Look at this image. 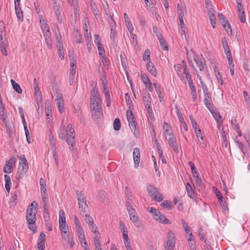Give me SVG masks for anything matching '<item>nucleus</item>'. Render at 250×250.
Wrapping results in <instances>:
<instances>
[{"label": "nucleus", "mask_w": 250, "mask_h": 250, "mask_svg": "<svg viewBox=\"0 0 250 250\" xmlns=\"http://www.w3.org/2000/svg\"><path fill=\"white\" fill-rule=\"evenodd\" d=\"M38 204L36 201H33L28 207L26 210V219L29 229L33 233L37 231L36 225V213L37 212Z\"/></svg>", "instance_id": "obj_1"}, {"label": "nucleus", "mask_w": 250, "mask_h": 250, "mask_svg": "<svg viewBox=\"0 0 250 250\" xmlns=\"http://www.w3.org/2000/svg\"><path fill=\"white\" fill-rule=\"evenodd\" d=\"M148 210L151 213L154 218L164 224H170L171 222L162 214L160 211L153 207L148 208Z\"/></svg>", "instance_id": "obj_2"}, {"label": "nucleus", "mask_w": 250, "mask_h": 250, "mask_svg": "<svg viewBox=\"0 0 250 250\" xmlns=\"http://www.w3.org/2000/svg\"><path fill=\"white\" fill-rule=\"evenodd\" d=\"M126 117L130 128L133 132L135 136L138 138L139 136V131L137 127V124L131 110H128L126 111Z\"/></svg>", "instance_id": "obj_3"}, {"label": "nucleus", "mask_w": 250, "mask_h": 250, "mask_svg": "<svg viewBox=\"0 0 250 250\" xmlns=\"http://www.w3.org/2000/svg\"><path fill=\"white\" fill-rule=\"evenodd\" d=\"M90 106L93 105H102V101L100 98L98 88L95 86L90 93Z\"/></svg>", "instance_id": "obj_4"}, {"label": "nucleus", "mask_w": 250, "mask_h": 250, "mask_svg": "<svg viewBox=\"0 0 250 250\" xmlns=\"http://www.w3.org/2000/svg\"><path fill=\"white\" fill-rule=\"evenodd\" d=\"M22 158L21 156H18L19 159V166L18 167V172L19 173V178H22L23 176L26 173L28 170V165L24 155Z\"/></svg>", "instance_id": "obj_5"}, {"label": "nucleus", "mask_w": 250, "mask_h": 250, "mask_svg": "<svg viewBox=\"0 0 250 250\" xmlns=\"http://www.w3.org/2000/svg\"><path fill=\"white\" fill-rule=\"evenodd\" d=\"M147 190L153 200L158 202H161L163 200L162 194L160 193L157 188L153 186L150 185L148 186L147 187Z\"/></svg>", "instance_id": "obj_6"}, {"label": "nucleus", "mask_w": 250, "mask_h": 250, "mask_svg": "<svg viewBox=\"0 0 250 250\" xmlns=\"http://www.w3.org/2000/svg\"><path fill=\"white\" fill-rule=\"evenodd\" d=\"M175 245L174 233L171 230H169L167 234V240L165 244V249L166 250H173L175 247Z\"/></svg>", "instance_id": "obj_7"}, {"label": "nucleus", "mask_w": 250, "mask_h": 250, "mask_svg": "<svg viewBox=\"0 0 250 250\" xmlns=\"http://www.w3.org/2000/svg\"><path fill=\"white\" fill-rule=\"evenodd\" d=\"M185 74L187 79L188 80V85L191 90V94L192 95L193 100L195 102L197 100V92L196 87L191 78V74L189 72H187Z\"/></svg>", "instance_id": "obj_8"}, {"label": "nucleus", "mask_w": 250, "mask_h": 250, "mask_svg": "<svg viewBox=\"0 0 250 250\" xmlns=\"http://www.w3.org/2000/svg\"><path fill=\"white\" fill-rule=\"evenodd\" d=\"M92 118L94 121L101 119L103 117V109L102 105H93L90 106Z\"/></svg>", "instance_id": "obj_9"}, {"label": "nucleus", "mask_w": 250, "mask_h": 250, "mask_svg": "<svg viewBox=\"0 0 250 250\" xmlns=\"http://www.w3.org/2000/svg\"><path fill=\"white\" fill-rule=\"evenodd\" d=\"M218 17L226 31L228 34H230L231 35L232 34V29L228 20L226 19L222 14L220 13L218 14Z\"/></svg>", "instance_id": "obj_10"}, {"label": "nucleus", "mask_w": 250, "mask_h": 250, "mask_svg": "<svg viewBox=\"0 0 250 250\" xmlns=\"http://www.w3.org/2000/svg\"><path fill=\"white\" fill-rule=\"evenodd\" d=\"M66 141L68 145L69 146V148L70 149H73V146L74 144H75V133L74 130H72V132H71V133L67 132V131H66Z\"/></svg>", "instance_id": "obj_11"}, {"label": "nucleus", "mask_w": 250, "mask_h": 250, "mask_svg": "<svg viewBox=\"0 0 250 250\" xmlns=\"http://www.w3.org/2000/svg\"><path fill=\"white\" fill-rule=\"evenodd\" d=\"M208 109L210 111L212 115H213V117L217 122L219 125V128H220L221 127V125H220L222 123V121L221 120V119L222 118L220 114L218 111H217L214 106V105H212V107L210 108H208Z\"/></svg>", "instance_id": "obj_12"}, {"label": "nucleus", "mask_w": 250, "mask_h": 250, "mask_svg": "<svg viewBox=\"0 0 250 250\" xmlns=\"http://www.w3.org/2000/svg\"><path fill=\"white\" fill-rule=\"evenodd\" d=\"M21 0H15V9L17 18L19 21H23V12L20 5Z\"/></svg>", "instance_id": "obj_13"}, {"label": "nucleus", "mask_w": 250, "mask_h": 250, "mask_svg": "<svg viewBox=\"0 0 250 250\" xmlns=\"http://www.w3.org/2000/svg\"><path fill=\"white\" fill-rule=\"evenodd\" d=\"M2 123L4 125L6 132L10 137L13 136V130L14 128V124L12 122H10L8 120H6L2 121Z\"/></svg>", "instance_id": "obj_14"}, {"label": "nucleus", "mask_w": 250, "mask_h": 250, "mask_svg": "<svg viewBox=\"0 0 250 250\" xmlns=\"http://www.w3.org/2000/svg\"><path fill=\"white\" fill-rule=\"evenodd\" d=\"M189 119L191 121L192 127H193V128H194L195 132L196 133L198 140L199 141H200V140L199 139V135H201V129L199 127V126L197 123V122L196 121V120L194 119V118L191 115H190L189 116Z\"/></svg>", "instance_id": "obj_15"}, {"label": "nucleus", "mask_w": 250, "mask_h": 250, "mask_svg": "<svg viewBox=\"0 0 250 250\" xmlns=\"http://www.w3.org/2000/svg\"><path fill=\"white\" fill-rule=\"evenodd\" d=\"M186 13V7L182 5L180 6L178 3L177 5V13L179 20L180 23H183V17Z\"/></svg>", "instance_id": "obj_16"}, {"label": "nucleus", "mask_w": 250, "mask_h": 250, "mask_svg": "<svg viewBox=\"0 0 250 250\" xmlns=\"http://www.w3.org/2000/svg\"><path fill=\"white\" fill-rule=\"evenodd\" d=\"M205 99L204 102L208 108H211L212 107L213 103L212 101L211 96L210 92L206 93L204 94Z\"/></svg>", "instance_id": "obj_17"}, {"label": "nucleus", "mask_w": 250, "mask_h": 250, "mask_svg": "<svg viewBox=\"0 0 250 250\" xmlns=\"http://www.w3.org/2000/svg\"><path fill=\"white\" fill-rule=\"evenodd\" d=\"M167 141L169 146L172 148L173 150L176 153H179L178 145L176 138H167Z\"/></svg>", "instance_id": "obj_18"}, {"label": "nucleus", "mask_w": 250, "mask_h": 250, "mask_svg": "<svg viewBox=\"0 0 250 250\" xmlns=\"http://www.w3.org/2000/svg\"><path fill=\"white\" fill-rule=\"evenodd\" d=\"M133 159L134 167L138 168L140 162V150L138 148L135 147L133 150Z\"/></svg>", "instance_id": "obj_19"}, {"label": "nucleus", "mask_w": 250, "mask_h": 250, "mask_svg": "<svg viewBox=\"0 0 250 250\" xmlns=\"http://www.w3.org/2000/svg\"><path fill=\"white\" fill-rule=\"evenodd\" d=\"M59 228L60 230L61 231V235L63 239H67L68 238V235L67 234V231L68 230V226L65 224L63 225H59Z\"/></svg>", "instance_id": "obj_20"}, {"label": "nucleus", "mask_w": 250, "mask_h": 250, "mask_svg": "<svg viewBox=\"0 0 250 250\" xmlns=\"http://www.w3.org/2000/svg\"><path fill=\"white\" fill-rule=\"evenodd\" d=\"M146 68L147 70L150 72L153 76L156 77L157 75V72L154 64L149 60L146 64Z\"/></svg>", "instance_id": "obj_21"}, {"label": "nucleus", "mask_w": 250, "mask_h": 250, "mask_svg": "<svg viewBox=\"0 0 250 250\" xmlns=\"http://www.w3.org/2000/svg\"><path fill=\"white\" fill-rule=\"evenodd\" d=\"M43 34L47 47L49 49H51L52 47V42L51 38V32L48 31L46 32L45 33H44Z\"/></svg>", "instance_id": "obj_22"}, {"label": "nucleus", "mask_w": 250, "mask_h": 250, "mask_svg": "<svg viewBox=\"0 0 250 250\" xmlns=\"http://www.w3.org/2000/svg\"><path fill=\"white\" fill-rule=\"evenodd\" d=\"M52 88L56 102L63 101L62 95L57 88L56 87H53Z\"/></svg>", "instance_id": "obj_23"}, {"label": "nucleus", "mask_w": 250, "mask_h": 250, "mask_svg": "<svg viewBox=\"0 0 250 250\" xmlns=\"http://www.w3.org/2000/svg\"><path fill=\"white\" fill-rule=\"evenodd\" d=\"M0 118L2 122L7 120L8 116L4 105L0 106Z\"/></svg>", "instance_id": "obj_24"}, {"label": "nucleus", "mask_w": 250, "mask_h": 250, "mask_svg": "<svg viewBox=\"0 0 250 250\" xmlns=\"http://www.w3.org/2000/svg\"><path fill=\"white\" fill-rule=\"evenodd\" d=\"M158 39L160 43L161 46L163 48L164 50H167L168 47L167 45V43L164 38L162 36L161 34H158Z\"/></svg>", "instance_id": "obj_25"}, {"label": "nucleus", "mask_w": 250, "mask_h": 250, "mask_svg": "<svg viewBox=\"0 0 250 250\" xmlns=\"http://www.w3.org/2000/svg\"><path fill=\"white\" fill-rule=\"evenodd\" d=\"M186 190L189 197L191 199H194L195 197L194 190L190 185V184L188 183L186 186Z\"/></svg>", "instance_id": "obj_26"}, {"label": "nucleus", "mask_w": 250, "mask_h": 250, "mask_svg": "<svg viewBox=\"0 0 250 250\" xmlns=\"http://www.w3.org/2000/svg\"><path fill=\"white\" fill-rule=\"evenodd\" d=\"M13 169V167L12 163L10 162V161H6V164L4 165L3 167L4 172L6 173H10L12 171Z\"/></svg>", "instance_id": "obj_27"}, {"label": "nucleus", "mask_w": 250, "mask_h": 250, "mask_svg": "<svg viewBox=\"0 0 250 250\" xmlns=\"http://www.w3.org/2000/svg\"><path fill=\"white\" fill-rule=\"evenodd\" d=\"M151 99L149 94H148V97L143 96V102L147 109L150 108L151 107Z\"/></svg>", "instance_id": "obj_28"}, {"label": "nucleus", "mask_w": 250, "mask_h": 250, "mask_svg": "<svg viewBox=\"0 0 250 250\" xmlns=\"http://www.w3.org/2000/svg\"><path fill=\"white\" fill-rule=\"evenodd\" d=\"M124 18L125 21V23L126 24V26L128 28V30L129 31L130 33H131L132 30H133V27L132 25V23L129 19V17L127 15V14L125 13H124Z\"/></svg>", "instance_id": "obj_29"}, {"label": "nucleus", "mask_w": 250, "mask_h": 250, "mask_svg": "<svg viewBox=\"0 0 250 250\" xmlns=\"http://www.w3.org/2000/svg\"><path fill=\"white\" fill-rule=\"evenodd\" d=\"M4 180H5V188H6L7 191H8L9 192L10 190V188H11L10 186L11 185V179H10V176L6 175V174L4 175Z\"/></svg>", "instance_id": "obj_30"}, {"label": "nucleus", "mask_w": 250, "mask_h": 250, "mask_svg": "<svg viewBox=\"0 0 250 250\" xmlns=\"http://www.w3.org/2000/svg\"><path fill=\"white\" fill-rule=\"evenodd\" d=\"M79 207L81 211L83 212H86L88 209V206L86 204V201H80L78 202Z\"/></svg>", "instance_id": "obj_31"}, {"label": "nucleus", "mask_w": 250, "mask_h": 250, "mask_svg": "<svg viewBox=\"0 0 250 250\" xmlns=\"http://www.w3.org/2000/svg\"><path fill=\"white\" fill-rule=\"evenodd\" d=\"M11 83L12 85L13 89L18 93L21 94L22 93V89H21L20 85L15 82L13 79L11 80Z\"/></svg>", "instance_id": "obj_32"}, {"label": "nucleus", "mask_w": 250, "mask_h": 250, "mask_svg": "<svg viewBox=\"0 0 250 250\" xmlns=\"http://www.w3.org/2000/svg\"><path fill=\"white\" fill-rule=\"evenodd\" d=\"M235 143L237 144L238 147L240 149L241 151L244 154H245L248 152V150L247 147L244 146V145L240 141L236 140L235 141Z\"/></svg>", "instance_id": "obj_33"}, {"label": "nucleus", "mask_w": 250, "mask_h": 250, "mask_svg": "<svg viewBox=\"0 0 250 250\" xmlns=\"http://www.w3.org/2000/svg\"><path fill=\"white\" fill-rule=\"evenodd\" d=\"M70 66H71V68H70V71L69 77H73V79H74V77H75V74L76 72V63L74 62V61L73 62H71Z\"/></svg>", "instance_id": "obj_34"}, {"label": "nucleus", "mask_w": 250, "mask_h": 250, "mask_svg": "<svg viewBox=\"0 0 250 250\" xmlns=\"http://www.w3.org/2000/svg\"><path fill=\"white\" fill-rule=\"evenodd\" d=\"M208 16L209 18V20L210 21V22L211 24V26L213 28L215 27L216 26V18L214 14L211 13V11L210 10L209 11V12L208 13Z\"/></svg>", "instance_id": "obj_35"}, {"label": "nucleus", "mask_w": 250, "mask_h": 250, "mask_svg": "<svg viewBox=\"0 0 250 250\" xmlns=\"http://www.w3.org/2000/svg\"><path fill=\"white\" fill-rule=\"evenodd\" d=\"M98 197L99 200L102 202H105L106 201L107 197L105 192L104 190H100L98 193Z\"/></svg>", "instance_id": "obj_36"}, {"label": "nucleus", "mask_w": 250, "mask_h": 250, "mask_svg": "<svg viewBox=\"0 0 250 250\" xmlns=\"http://www.w3.org/2000/svg\"><path fill=\"white\" fill-rule=\"evenodd\" d=\"M76 194L78 202L80 201H86V197L82 191L79 190H77Z\"/></svg>", "instance_id": "obj_37"}, {"label": "nucleus", "mask_w": 250, "mask_h": 250, "mask_svg": "<svg viewBox=\"0 0 250 250\" xmlns=\"http://www.w3.org/2000/svg\"><path fill=\"white\" fill-rule=\"evenodd\" d=\"M194 60L196 62V64L198 66L200 71L203 70L205 68H207L206 64L204 63L201 60H199L198 59L196 58H195Z\"/></svg>", "instance_id": "obj_38"}, {"label": "nucleus", "mask_w": 250, "mask_h": 250, "mask_svg": "<svg viewBox=\"0 0 250 250\" xmlns=\"http://www.w3.org/2000/svg\"><path fill=\"white\" fill-rule=\"evenodd\" d=\"M58 48V52L60 58L62 60L64 59V52L63 48V44L62 43H60L58 46H57Z\"/></svg>", "instance_id": "obj_39"}, {"label": "nucleus", "mask_w": 250, "mask_h": 250, "mask_svg": "<svg viewBox=\"0 0 250 250\" xmlns=\"http://www.w3.org/2000/svg\"><path fill=\"white\" fill-rule=\"evenodd\" d=\"M41 27L43 34L45 33L46 32H50L49 25L46 21L41 23Z\"/></svg>", "instance_id": "obj_40"}, {"label": "nucleus", "mask_w": 250, "mask_h": 250, "mask_svg": "<svg viewBox=\"0 0 250 250\" xmlns=\"http://www.w3.org/2000/svg\"><path fill=\"white\" fill-rule=\"evenodd\" d=\"M192 233L191 232L189 234V238H188V244L190 249H196L195 243L192 239Z\"/></svg>", "instance_id": "obj_41"}, {"label": "nucleus", "mask_w": 250, "mask_h": 250, "mask_svg": "<svg viewBox=\"0 0 250 250\" xmlns=\"http://www.w3.org/2000/svg\"><path fill=\"white\" fill-rule=\"evenodd\" d=\"M163 128L165 129V132L167 134L173 133L171 125L166 122L164 123Z\"/></svg>", "instance_id": "obj_42"}, {"label": "nucleus", "mask_w": 250, "mask_h": 250, "mask_svg": "<svg viewBox=\"0 0 250 250\" xmlns=\"http://www.w3.org/2000/svg\"><path fill=\"white\" fill-rule=\"evenodd\" d=\"M222 45L224 49V52L227 50H229V47L228 43V41L227 38L226 37H224L222 39Z\"/></svg>", "instance_id": "obj_43"}, {"label": "nucleus", "mask_w": 250, "mask_h": 250, "mask_svg": "<svg viewBox=\"0 0 250 250\" xmlns=\"http://www.w3.org/2000/svg\"><path fill=\"white\" fill-rule=\"evenodd\" d=\"M113 127L114 130L118 131L121 128L120 120L119 118H116L113 122Z\"/></svg>", "instance_id": "obj_44"}, {"label": "nucleus", "mask_w": 250, "mask_h": 250, "mask_svg": "<svg viewBox=\"0 0 250 250\" xmlns=\"http://www.w3.org/2000/svg\"><path fill=\"white\" fill-rule=\"evenodd\" d=\"M130 220L133 222L135 225L138 227L140 226V223L138 221V216L137 215V214H133L130 216Z\"/></svg>", "instance_id": "obj_45"}, {"label": "nucleus", "mask_w": 250, "mask_h": 250, "mask_svg": "<svg viewBox=\"0 0 250 250\" xmlns=\"http://www.w3.org/2000/svg\"><path fill=\"white\" fill-rule=\"evenodd\" d=\"M150 51L148 49H146L145 53L143 56V59L144 61H148L150 60Z\"/></svg>", "instance_id": "obj_46"}, {"label": "nucleus", "mask_w": 250, "mask_h": 250, "mask_svg": "<svg viewBox=\"0 0 250 250\" xmlns=\"http://www.w3.org/2000/svg\"><path fill=\"white\" fill-rule=\"evenodd\" d=\"M105 95L106 103L107 106L109 107L111 104L110 95L109 91H106L104 92Z\"/></svg>", "instance_id": "obj_47"}, {"label": "nucleus", "mask_w": 250, "mask_h": 250, "mask_svg": "<svg viewBox=\"0 0 250 250\" xmlns=\"http://www.w3.org/2000/svg\"><path fill=\"white\" fill-rule=\"evenodd\" d=\"M45 109L46 113H51V105L50 102L49 100H47L45 103Z\"/></svg>", "instance_id": "obj_48"}, {"label": "nucleus", "mask_w": 250, "mask_h": 250, "mask_svg": "<svg viewBox=\"0 0 250 250\" xmlns=\"http://www.w3.org/2000/svg\"><path fill=\"white\" fill-rule=\"evenodd\" d=\"M101 60L104 66L105 67L106 69H108L109 67V62L108 60H107L105 56H102L101 58Z\"/></svg>", "instance_id": "obj_49"}, {"label": "nucleus", "mask_w": 250, "mask_h": 250, "mask_svg": "<svg viewBox=\"0 0 250 250\" xmlns=\"http://www.w3.org/2000/svg\"><path fill=\"white\" fill-rule=\"evenodd\" d=\"M49 141L51 146V148L53 151H55L56 150V147L55 145V142L53 140V137L51 133L49 135Z\"/></svg>", "instance_id": "obj_50"}, {"label": "nucleus", "mask_w": 250, "mask_h": 250, "mask_svg": "<svg viewBox=\"0 0 250 250\" xmlns=\"http://www.w3.org/2000/svg\"><path fill=\"white\" fill-rule=\"evenodd\" d=\"M84 220L87 223H88L89 226L93 225L94 221L93 219L87 214H85L84 215Z\"/></svg>", "instance_id": "obj_51"}, {"label": "nucleus", "mask_w": 250, "mask_h": 250, "mask_svg": "<svg viewBox=\"0 0 250 250\" xmlns=\"http://www.w3.org/2000/svg\"><path fill=\"white\" fill-rule=\"evenodd\" d=\"M188 165L190 167L191 170L193 175H194V174H195V175L198 174L199 172H198L197 168L194 163H192V162H189Z\"/></svg>", "instance_id": "obj_52"}, {"label": "nucleus", "mask_w": 250, "mask_h": 250, "mask_svg": "<svg viewBox=\"0 0 250 250\" xmlns=\"http://www.w3.org/2000/svg\"><path fill=\"white\" fill-rule=\"evenodd\" d=\"M91 35H90V36H89L87 35L86 39V42H87L86 45H87V49L89 53L91 52V48H92V45H91Z\"/></svg>", "instance_id": "obj_53"}, {"label": "nucleus", "mask_w": 250, "mask_h": 250, "mask_svg": "<svg viewBox=\"0 0 250 250\" xmlns=\"http://www.w3.org/2000/svg\"><path fill=\"white\" fill-rule=\"evenodd\" d=\"M161 206L164 207L168 209H171L172 208V206L171 203L169 202L167 200H165L161 204Z\"/></svg>", "instance_id": "obj_54"}, {"label": "nucleus", "mask_w": 250, "mask_h": 250, "mask_svg": "<svg viewBox=\"0 0 250 250\" xmlns=\"http://www.w3.org/2000/svg\"><path fill=\"white\" fill-rule=\"evenodd\" d=\"M180 68H181L182 69H183L184 74L189 72V69L187 68L186 61H183L181 62V63L180 64Z\"/></svg>", "instance_id": "obj_55"}, {"label": "nucleus", "mask_w": 250, "mask_h": 250, "mask_svg": "<svg viewBox=\"0 0 250 250\" xmlns=\"http://www.w3.org/2000/svg\"><path fill=\"white\" fill-rule=\"evenodd\" d=\"M58 109L60 113L64 111L63 101L56 102Z\"/></svg>", "instance_id": "obj_56"}, {"label": "nucleus", "mask_w": 250, "mask_h": 250, "mask_svg": "<svg viewBox=\"0 0 250 250\" xmlns=\"http://www.w3.org/2000/svg\"><path fill=\"white\" fill-rule=\"evenodd\" d=\"M60 131L61 133L59 134V138L62 140H64L66 141L67 136L66 131H65L64 128L61 129Z\"/></svg>", "instance_id": "obj_57"}, {"label": "nucleus", "mask_w": 250, "mask_h": 250, "mask_svg": "<svg viewBox=\"0 0 250 250\" xmlns=\"http://www.w3.org/2000/svg\"><path fill=\"white\" fill-rule=\"evenodd\" d=\"M153 86L154 87V88H155L156 92L158 94L159 97L161 98L160 95H161L162 92H161V86H160V85L158 84V83H153Z\"/></svg>", "instance_id": "obj_58"}, {"label": "nucleus", "mask_w": 250, "mask_h": 250, "mask_svg": "<svg viewBox=\"0 0 250 250\" xmlns=\"http://www.w3.org/2000/svg\"><path fill=\"white\" fill-rule=\"evenodd\" d=\"M44 211H43V217L44 219V221H46L48 220H49V211L48 209L46 208V206L45 207H43Z\"/></svg>", "instance_id": "obj_59"}, {"label": "nucleus", "mask_w": 250, "mask_h": 250, "mask_svg": "<svg viewBox=\"0 0 250 250\" xmlns=\"http://www.w3.org/2000/svg\"><path fill=\"white\" fill-rule=\"evenodd\" d=\"M141 79L145 85H147V84L151 82L148 77L145 74L141 75Z\"/></svg>", "instance_id": "obj_60"}, {"label": "nucleus", "mask_w": 250, "mask_h": 250, "mask_svg": "<svg viewBox=\"0 0 250 250\" xmlns=\"http://www.w3.org/2000/svg\"><path fill=\"white\" fill-rule=\"evenodd\" d=\"M53 9L58 18H59V17L61 16V12L59 9V6L57 4L56 2L54 3Z\"/></svg>", "instance_id": "obj_61"}, {"label": "nucleus", "mask_w": 250, "mask_h": 250, "mask_svg": "<svg viewBox=\"0 0 250 250\" xmlns=\"http://www.w3.org/2000/svg\"><path fill=\"white\" fill-rule=\"evenodd\" d=\"M215 72V75H216V77L218 80V82L221 84L222 85L223 84V83H224V81H223V80L222 79V75L220 74V72L217 71V72L216 71V69H215L214 70Z\"/></svg>", "instance_id": "obj_62"}, {"label": "nucleus", "mask_w": 250, "mask_h": 250, "mask_svg": "<svg viewBox=\"0 0 250 250\" xmlns=\"http://www.w3.org/2000/svg\"><path fill=\"white\" fill-rule=\"evenodd\" d=\"M40 185H41V191L42 192V191H45L46 190V184H45V182L44 181V180L41 178L40 180Z\"/></svg>", "instance_id": "obj_63"}, {"label": "nucleus", "mask_w": 250, "mask_h": 250, "mask_svg": "<svg viewBox=\"0 0 250 250\" xmlns=\"http://www.w3.org/2000/svg\"><path fill=\"white\" fill-rule=\"evenodd\" d=\"M45 241L42 240H38V248L40 250H43L44 249Z\"/></svg>", "instance_id": "obj_64"}]
</instances>
